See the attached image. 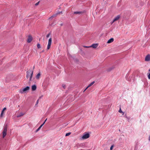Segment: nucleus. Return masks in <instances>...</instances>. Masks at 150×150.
I'll return each mask as SVG.
<instances>
[{
    "instance_id": "nucleus-19",
    "label": "nucleus",
    "mask_w": 150,
    "mask_h": 150,
    "mask_svg": "<svg viewBox=\"0 0 150 150\" xmlns=\"http://www.w3.org/2000/svg\"><path fill=\"white\" fill-rule=\"evenodd\" d=\"M43 125H41L36 130V132H38L39 130H40V129H41V128L42 127V126Z\"/></svg>"
},
{
    "instance_id": "nucleus-33",
    "label": "nucleus",
    "mask_w": 150,
    "mask_h": 150,
    "mask_svg": "<svg viewBox=\"0 0 150 150\" xmlns=\"http://www.w3.org/2000/svg\"><path fill=\"white\" fill-rule=\"evenodd\" d=\"M121 113H122V115H124V113L122 112Z\"/></svg>"
},
{
    "instance_id": "nucleus-15",
    "label": "nucleus",
    "mask_w": 150,
    "mask_h": 150,
    "mask_svg": "<svg viewBox=\"0 0 150 150\" xmlns=\"http://www.w3.org/2000/svg\"><path fill=\"white\" fill-rule=\"evenodd\" d=\"M40 73H38L36 75V79H40Z\"/></svg>"
},
{
    "instance_id": "nucleus-10",
    "label": "nucleus",
    "mask_w": 150,
    "mask_h": 150,
    "mask_svg": "<svg viewBox=\"0 0 150 150\" xmlns=\"http://www.w3.org/2000/svg\"><path fill=\"white\" fill-rule=\"evenodd\" d=\"M145 61H150V54H148L146 57L145 59Z\"/></svg>"
},
{
    "instance_id": "nucleus-2",
    "label": "nucleus",
    "mask_w": 150,
    "mask_h": 150,
    "mask_svg": "<svg viewBox=\"0 0 150 150\" xmlns=\"http://www.w3.org/2000/svg\"><path fill=\"white\" fill-rule=\"evenodd\" d=\"M30 89V87L27 86L25 88L20 90L19 92L22 94L27 93H28Z\"/></svg>"
},
{
    "instance_id": "nucleus-17",
    "label": "nucleus",
    "mask_w": 150,
    "mask_h": 150,
    "mask_svg": "<svg viewBox=\"0 0 150 150\" xmlns=\"http://www.w3.org/2000/svg\"><path fill=\"white\" fill-rule=\"evenodd\" d=\"M82 13V12L81 11H76L74 12V13L76 14H81Z\"/></svg>"
},
{
    "instance_id": "nucleus-7",
    "label": "nucleus",
    "mask_w": 150,
    "mask_h": 150,
    "mask_svg": "<svg viewBox=\"0 0 150 150\" xmlns=\"http://www.w3.org/2000/svg\"><path fill=\"white\" fill-rule=\"evenodd\" d=\"M120 16L118 15L114 19L113 21L111 22V24H112V23L114 22H115L118 20L120 18Z\"/></svg>"
},
{
    "instance_id": "nucleus-3",
    "label": "nucleus",
    "mask_w": 150,
    "mask_h": 150,
    "mask_svg": "<svg viewBox=\"0 0 150 150\" xmlns=\"http://www.w3.org/2000/svg\"><path fill=\"white\" fill-rule=\"evenodd\" d=\"M8 128V125L7 124H5L4 126L3 131L2 132L3 134V138H4L6 135V132L7 131V129Z\"/></svg>"
},
{
    "instance_id": "nucleus-11",
    "label": "nucleus",
    "mask_w": 150,
    "mask_h": 150,
    "mask_svg": "<svg viewBox=\"0 0 150 150\" xmlns=\"http://www.w3.org/2000/svg\"><path fill=\"white\" fill-rule=\"evenodd\" d=\"M98 46V44H92L91 46V47H93L94 48H96Z\"/></svg>"
},
{
    "instance_id": "nucleus-14",
    "label": "nucleus",
    "mask_w": 150,
    "mask_h": 150,
    "mask_svg": "<svg viewBox=\"0 0 150 150\" xmlns=\"http://www.w3.org/2000/svg\"><path fill=\"white\" fill-rule=\"evenodd\" d=\"M24 115V113L23 112H20L17 115V117H20L21 116H23Z\"/></svg>"
},
{
    "instance_id": "nucleus-31",
    "label": "nucleus",
    "mask_w": 150,
    "mask_h": 150,
    "mask_svg": "<svg viewBox=\"0 0 150 150\" xmlns=\"http://www.w3.org/2000/svg\"><path fill=\"white\" fill-rule=\"evenodd\" d=\"M149 140L150 141V136L149 137Z\"/></svg>"
},
{
    "instance_id": "nucleus-29",
    "label": "nucleus",
    "mask_w": 150,
    "mask_h": 150,
    "mask_svg": "<svg viewBox=\"0 0 150 150\" xmlns=\"http://www.w3.org/2000/svg\"><path fill=\"white\" fill-rule=\"evenodd\" d=\"M62 87L64 88H65V86L64 84H63L62 85Z\"/></svg>"
},
{
    "instance_id": "nucleus-28",
    "label": "nucleus",
    "mask_w": 150,
    "mask_h": 150,
    "mask_svg": "<svg viewBox=\"0 0 150 150\" xmlns=\"http://www.w3.org/2000/svg\"><path fill=\"white\" fill-rule=\"evenodd\" d=\"M38 102H39V99H38V100H37L36 102V105L38 104Z\"/></svg>"
},
{
    "instance_id": "nucleus-34",
    "label": "nucleus",
    "mask_w": 150,
    "mask_h": 150,
    "mask_svg": "<svg viewBox=\"0 0 150 150\" xmlns=\"http://www.w3.org/2000/svg\"><path fill=\"white\" fill-rule=\"evenodd\" d=\"M34 67L33 68V69H34Z\"/></svg>"
},
{
    "instance_id": "nucleus-4",
    "label": "nucleus",
    "mask_w": 150,
    "mask_h": 150,
    "mask_svg": "<svg viewBox=\"0 0 150 150\" xmlns=\"http://www.w3.org/2000/svg\"><path fill=\"white\" fill-rule=\"evenodd\" d=\"M90 137L89 134L88 133L84 134L82 137V138L83 139H86Z\"/></svg>"
},
{
    "instance_id": "nucleus-16",
    "label": "nucleus",
    "mask_w": 150,
    "mask_h": 150,
    "mask_svg": "<svg viewBox=\"0 0 150 150\" xmlns=\"http://www.w3.org/2000/svg\"><path fill=\"white\" fill-rule=\"evenodd\" d=\"M6 110V108H4L2 110L1 113V114L0 116L2 117L3 116V114L4 113V112L5 110Z\"/></svg>"
},
{
    "instance_id": "nucleus-13",
    "label": "nucleus",
    "mask_w": 150,
    "mask_h": 150,
    "mask_svg": "<svg viewBox=\"0 0 150 150\" xmlns=\"http://www.w3.org/2000/svg\"><path fill=\"white\" fill-rule=\"evenodd\" d=\"M114 39L113 38H111L108 40L107 42V43H110L114 41Z\"/></svg>"
},
{
    "instance_id": "nucleus-6",
    "label": "nucleus",
    "mask_w": 150,
    "mask_h": 150,
    "mask_svg": "<svg viewBox=\"0 0 150 150\" xmlns=\"http://www.w3.org/2000/svg\"><path fill=\"white\" fill-rule=\"evenodd\" d=\"M114 69L113 66H108L106 68V71L108 72H110Z\"/></svg>"
},
{
    "instance_id": "nucleus-8",
    "label": "nucleus",
    "mask_w": 150,
    "mask_h": 150,
    "mask_svg": "<svg viewBox=\"0 0 150 150\" xmlns=\"http://www.w3.org/2000/svg\"><path fill=\"white\" fill-rule=\"evenodd\" d=\"M95 83V81H93L91 83L88 85L87 87L84 90L83 92H85L86 90L88 88L91 86L93 84Z\"/></svg>"
},
{
    "instance_id": "nucleus-32",
    "label": "nucleus",
    "mask_w": 150,
    "mask_h": 150,
    "mask_svg": "<svg viewBox=\"0 0 150 150\" xmlns=\"http://www.w3.org/2000/svg\"><path fill=\"white\" fill-rule=\"evenodd\" d=\"M43 97V96H41L40 97H39V98H41L42 97Z\"/></svg>"
},
{
    "instance_id": "nucleus-23",
    "label": "nucleus",
    "mask_w": 150,
    "mask_h": 150,
    "mask_svg": "<svg viewBox=\"0 0 150 150\" xmlns=\"http://www.w3.org/2000/svg\"><path fill=\"white\" fill-rule=\"evenodd\" d=\"M50 33H49L48 34H47L46 35V37L47 38H48L50 36Z\"/></svg>"
},
{
    "instance_id": "nucleus-22",
    "label": "nucleus",
    "mask_w": 150,
    "mask_h": 150,
    "mask_svg": "<svg viewBox=\"0 0 150 150\" xmlns=\"http://www.w3.org/2000/svg\"><path fill=\"white\" fill-rule=\"evenodd\" d=\"M56 15H52V16H51L50 18H50H54V16H56V15Z\"/></svg>"
},
{
    "instance_id": "nucleus-9",
    "label": "nucleus",
    "mask_w": 150,
    "mask_h": 150,
    "mask_svg": "<svg viewBox=\"0 0 150 150\" xmlns=\"http://www.w3.org/2000/svg\"><path fill=\"white\" fill-rule=\"evenodd\" d=\"M32 40V37L30 35H29L28 36V38L27 39V42L28 43H30Z\"/></svg>"
},
{
    "instance_id": "nucleus-1",
    "label": "nucleus",
    "mask_w": 150,
    "mask_h": 150,
    "mask_svg": "<svg viewBox=\"0 0 150 150\" xmlns=\"http://www.w3.org/2000/svg\"><path fill=\"white\" fill-rule=\"evenodd\" d=\"M33 73V71L32 70H30L27 71L26 78L28 79H29V81H31L32 80Z\"/></svg>"
},
{
    "instance_id": "nucleus-30",
    "label": "nucleus",
    "mask_w": 150,
    "mask_h": 150,
    "mask_svg": "<svg viewBox=\"0 0 150 150\" xmlns=\"http://www.w3.org/2000/svg\"><path fill=\"white\" fill-rule=\"evenodd\" d=\"M47 120V119H46L45 121L44 122H43V123L42 124V125H44V124L45 123V122L46 121V120Z\"/></svg>"
},
{
    "instance_id": "nucleus-24",
    "label": "nucleus",
    "mask_w": 150,
    "mask_h": 150,
    "mask_svg": "<svg viewBox=\"0 0 150 150\" xmlns=\"http://www.w3.org/2000/svg\"><path fill=\"white\" fill-rule=\"evenodd\" d=\"M119 112L120 113H122V111L121 109V108H120L119 110Z\"/></svg>"
},
{
    "instance_id": "nucleus-26",
    "label": "nucleus",
    "mask_w": 150,
    "mask_h": 150,
    "mask_svg": "<svg viewBox=\"0 0 150 150\" xmlns=\"http://www.w3.org/2000/svg\"><path fill=\"white\" fill-rule=\"evenodd\" d=\"M83 47H85V48H89V47H90V46H83Z\"/></svg>"
},
{
    "instance_id": "nucleus-25",
    "label": "nucleus",
    "mask_w": 150,
    "mask_h": 150,
    "mask_svg": "<svg viewBox=\"0 0 150 150\" xmlns=\"http://www.w3.org/2000/svg\"><path fill=\"white\" fill-rule=\"evenodd\" d=\"M39 3H40V1H38V2H37L35 4V6H38L39 4Z\"/></svg>"
},
{
    "instance_id": "nucleus-5",
    "label": "nucleus",
    "mask_w": 150,
    "mask_h": 150,
    "mask_svg": "<svg viewBox=\"0 0 150 150\" xmlns=\"http://www.w3.org/2000/svg\"><path fill=\"white\" fill-rule=\"evenodd\" d=\"M52 39L51 38H50L48 40V44L47 47V50H49L50 48L52 43Z\"/></svg>"
},
{
    "instance_id": "nucleus-27",
    "label": "nucleus",
    "mask_w": 150,
    "mask_h": 150,
    "mask_svg": "<svg viewBox=\"0 0 150 150\" xmlns=\"http://www.w3.org/2000/svg\"><path fill=\"white\" fill-rule=\"evenodd\" d=\"M113 145H112L110 147V150H112L113 148Z\"/></svg>"
},
{
    "instance_id": "nucleus-20",
    "label": "nucleus",
    "mask_w": 150,
    "mask_h": 150,
    "mask_svg": "<svg viewBox=\"0 0 150 150\" xmlns=\"http://www.w3.org/2000/svg\"><path fill=\"white\" fill-rule=\"evenodd\" d=\"M37 47L38 48H40L41 47L40 45V44L38 43L37 45Z\"/></svg>"
},
{
    "instance_id": "nucleus-21",
    "label": "nucleus",
    "mask_w": 150,
    "mask_h": 150,
    "mask_svg": "<svg viewBox=\"0 0 150 150\" xmlns=\"http://www.w3.org/2000/svg\"><path fill=\"white\" fill-rule=\"evenodd\" d=\"M71 134V132H69V133H66V135H65V136H66V137L67 136H68L69 135Z\"/></svg>"
},
{
    "instance_id": "nucleus-12",
    "label": "nucleus",
    "mask_w": 150,
    "mask_h": 150,
    "mask_svg": "<svg viewBox=\"0 0 150 150\" xmlns=\"http://www.w3.org/2000/svg\"><path fill=\"white\" fill-rule=\"evenodd\" d=\"M37 88L36 86L35 85H34L32 86L31 88L33 91H35L36 90Z\"/></svg>"
},
{
    "instance_id": "nucleus-18",
    "label": "nucleus",
    "mask_w": 150,
    "mask_h": 150,
    "mask_svg": "<svg viewBox=\"0 0 150 150\" xmlns=\"http://www.w3.org/2000/svg\"><path fill=\"white\" fill-rule=\"evenodd\" d=\"M148 75V78L149 79H150V69L149 70V72L147 73Z\"/></svg>"
}]
</instances>
